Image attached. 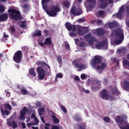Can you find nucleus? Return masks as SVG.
<instances>
[{
	"instance_id": "nucleus-1",
	"label": "nucleus",
	"mask_w": 129,
	"mask_h": 129,
	"mask_svg": "<svg viewBox=\"0 0 129 129\" xmlns=\"http://www.w3.org/2000/svg\"><path fill=\"white\" fill-rule=\"evenodd\" d=\"M50 2V0H41V5L42 6L43 9L45 11L48 16L49 17H56L57 16V13L61 12V6L60 4H56L55 6L50 7V10H48V3Z\"/></svg>"
},
{
	"instance_id": "nucleus-2",
	"label": "nucleus",
	"mask_w": 129,
	"mask_h": 129,
	"mask_svg": "<svg viewBox=\"0 0 129 129\" xmlns=\"http://www.w3.org/2000/svg\"><path fill=\"white\" fill-rule=\"evenodd\" d=\"M102 59L99 55H95L91 60V64L93 68H96L97 70H101L99 73H102V71L105 69L106 63L105 62H101Z\"/></svg>"
},
{
	"instance_id": "nucleus-3",
	"label": "nucleus",
	"mask_w": 129,
	"mask_h": 129,
	"mask_svg": "<svg viewBox=\"0 0 129 129\" xmlns=\"http://www.w3.org/2000/svg\"><path fill=\"white\" fill-rule=\"evenodd\" d=\"M126 118H127V117L124 115H117L115 117V121L118 124L120 129H129V123L127 120H124Z\"/></svg>"
},
{
	"instance_id": "nucleus-4",
	"label": "nucleus",
	"mask_w": 129,
	"mask_h": 129,
	"mask_svg": "<svg viewBox=\"0 0 129 129\" xmlns=\"http://www.w3.org/2000/svg\"><path fill=\"white\" fill-rule=\"evenodd\" d=\"M38 65H40L41 66V67H38L36 70L38 79H39V80H44V78H45V76H46L45 70H44V69L43 68H46V67H48V69L50 70V66L47 64L45 61H39Z\"/></svg>"
},
{
	"instance_id": "nucleus-5",
	"label": "nucleus",
	"mask_w": 129,
	"mask_h": 129,
	"mask_svg": "<svg viewBox=\"0 0 129 129\" xmlns=\"http://www.w3.org/2000/svg\"><path fill=\"white\" fill-rule=\"evenodd\" d=\"M8 13H10L9 16L10 18L14 20V21H19V20H21L23 19L20 11L16 9H9Z\"/></svg>"
},
{
	"instance_id": "nucleus-6",
	"label": "nucleus",
	"mask_w": 129,
	"mask_h": 129,
	"mask_svg": "<svg viewBox=\"0 0 129 129\" xmlns=\"http://www.w3.org/2000/svg\"><path fill=\"white\" fill-rule=\"evenodd\" d=\"M4 106L5 110H4V109H3V108H1L2 114L3 116H5V115L8 116V115H9V114H10V113H11L10 111H11L13 109V107L10 104V103H8L4 104ZM9 110H10V111H9Z\"/></svg>"
},
{
	"instance_id": "nucleus-7",
	"label": "nucleus",
	"mask_w": 129,
	"mask_h": 129,
	"mask_svg": "<svg viewBox=\"0 0 129 129\" xmlns=\"http://www.w3.org/2000/svg\"><path fill=\"white\" fill-rule=\"evenodd\" d=\"M23 58V52L22 51L18 50L15 53L13 56V60L15 61L16 63L18 64L21 63L22 61V59Z\"/></svg>"
},
{
	"instance_id": "nucleus-8",
	"label": "nucleus",
	"mask_w": 129,
	"mask_h": 129,
	"mask_svg": "<svg viewBox=\"0 0 129 129\" xmlns=\"http://www.w3.org/2000/svg\"><path fill=\"white\" fill-rule=\"evenodd\" d=\"M84 38L86 39V41L88 42L89 45H91V46H93L94 44V42L96 41V38L92 36L91 33H88L85 36Z\"/></svg>"
},
{
	"instance_id": "nucleus-9",
	"label": "nucleus",
	"mask_w": 129,
	"mask_h": 129,
	"mask_svg": "<svg viewBox=\"0 0 129 129\" xmlns=\"http://www.w3.org/2000/svg\"><path fill=\"white\" fill-rule=\"evenodd\" d=\"M108 47L107 44V41L106 40H103L101 42H99L97 44L95 45V48L98 50H102V49H105L106 50Z\"/></svg>"
},
{
	"instance_id": "nucleus-10",
	"label": "nucleus",
	"mask_w": 129,
	"mask_h": 129,
	"mask_svg": "<svg viewBox=\"0 0 129 129\" xmlns=\"http://www.w3.org/2000/svg\"><path fill=\"white\" fill-rule=\"evenodd\" d=\"M73 64L74 65L75 68H77L78 71H82L84 69L87 68V66L85 64L78 63V60H75L73 61Z\"/></svg>"
},
{
	"instance_id": "nucleus-11",
	"label": "nucleus",
	"mask_w": 129,
	"mask_h": 129,
	"mask_svg": "<svg viewBox=\"0 0 129 129\" xmlns=\"http://www.w3.org/2000/svg\"><path fill=\"white\" fill-rule=\"evenodd\" d=\"M100 2L99 8L101 10H103L106 8L108 5L113 4V0H99Z\"/></svg>"
},
{
	"instance_id": "nucleus-12",
	"label": "nucleus",
	"mask_w": 129,
	"mask_h": 129,
	"mask_svg": "<svg viewBox=\"0 0 129 129\" xmlns=\"http://www.w3.org/2000/svg\"><path fill=\"white\" fill-rule=\"evenodd\" d=\"M20 115L19 117L20 120H22L24 121L26 119L25 116L27 113H29V109L26 107V106L23 107V109L20 111Z\"/></svg>"
},
{
	"instance_id": "nucleus-13",
	"label": "nucleus",
	"mask_w": 129,
	"mask_h": 129,
	"mask_svg": "<svg viewBox=\"0 0 129 129\" xmlns=\"http://www.w3.org/2000/svg\"><path fill=\"white\" fill-rule=\"evenodd\" d=\"M71 14L73 16H80L83 13L81 8H76L75 6H73L71 9Z\"/></svg>"
},
{
	"instance_id": "nucleus-14",
	"label": "nucleus",
	"mask_w": 129,
	"mask_h": 129,
	"mask_svg": "<svg viewBox=\"0 0 129 129\" xmlns=\"http://www.w3.org/2000/svg\"><path fill=\"white\" fill-rule=\"evenodd\" d=\"M100 96L102 99H104V100H108V98H109V95H108L107 91L105 89L101 91L100 92Z\"/></svg>"
},
{
	"instance_id": "nucleus-15",
	"label": "nucleus",
	"mask_w": 129,
	"mask_h": 129,
	"mask_svg": "<svg viewBox=\"0 0 129 129\" xmlns=\"http://www.w3.org/2000/svg\"><path fill=\"white\" fill-rule=\"evenodd\" d=\"M65 27L68 31H72V32H76V30H77V27H76V25H72L69 22H67L65 24Z\"/></svg>"
},
{
	"instance_id": "nucleus-16",
	"label": "nucleus",
	"mask_w": 129,
	"mask_h": 129,
	"mask_svg": "<svg viewBox=\"0 0 129 129\" xmlns=\"http://www.w3.org/2000/svg\"><path fill=\"white\" fill-rule=\"evenodd\" d=\"M89 31L87 30H84L82 27H79L77 29V33L79 36H84L86 34H87Z\"/></svg>"
},
{
	"instance_id": "nucleus-17",
	"label": "nucleus",
	"mask_w": 129,
	"mask_h": 129,
	"mask_svg": "<svg viewBox=\"0 0 129 129\" xmlns=\"http://www.w3.org/2000/svg\"><path fill=\"white\" fill-rule=\"evenodd\" d=\"M115 35L117 36V38H123L124 37L123 35V31L121 29H116L114 31Z\"/></svg>"
},
{
	"instance_id": "nucleus-18",
	"label": "nucleus",
	"mask_w": 129,
	"mask_h": 129,
	"mask_svg": "<svg viewBox=\"0 0 129 129\" xmlns=\"http://www.w3.org/2000/svg\"><path fill=\"white\" fill-rule=\"evenodd\" d=\"M104 33H105V31L102 28H99L96 30V33L98 36H103Z\"/></svg>"
},
{
	"instance_id": "nucleus-19",
	"label": "nucleus",
	"mask_w": 129,
	"mask_h": 129,
	"mask_svg": "<svg viewBox=\"0 0 129 129\" xmlns=\"http://www.w3.org/2000/svg\"><path fill=\"white\" fill-rule=\"evenodd\" d=\"M123 88L126 91H129V81L127 80L124 81Z\"/></svg>"
},
{
	"instance_id": "nucleus-20",
	"label": "nucleus",
	"mask_w": 129,
	"mask_h": 129,
	"mask_svg": "<svg viewBox=\"0 0 129 129\" xmlns=\"http://www.w3.org/2000/svg\"><path fill=\"white\" fill-rule=\"evenodd\" d=\"M44 44L47 46H51L52 45V39L49 37H47L44 41Z\"/></svg>"
},
{
	"instance_id": "nucleus-21",
	"label": "nucleus",
	"mask_w": 129,
	"mask_h": 129,
	"mask_svg": "<svg viewBox=\"0 0 129 129\" xmlns=\"http://www.w3.org/2000/svg\"><path fill=\"white\" fill-rule=\"evenodd\" d=\"M32 36L33 37H40L42 36V31L39 30H36Z\"/></svg>"
},
{
	"instance_id": "nucleus-22",
	"label": "nucleus",
	"mask_w": 129,
	"mask_h": 129,
	"mask_svg": "<svg viewBox=\"0 0 129 129\" xmlns=\"http://www.w3.org/2000/svg\"><path fill=\"white\" fill-rule=\"evenodd\" d=\"M8 20V14H2L0 15V21L5 22Z\"/></svg>"
},
{
	"instance_id": "nucleus-23",
	"label": "nucleus",
	"mask_w": 129,
	"mask_h": 129,
	"mask_svg": "<svg viewBox=\"0 0 129 129\" xmlns=\"http://www.w3.org/2000/svg\"><path fill=\"white\" fill-rule=\"evenodd\" d=\"M29 73L33 77H35L37 75V74H36V72L35 71V69H34V68H31L29 69Z\"/></svg>"
},
{
	"instance_id": "nucleus-24",
	"label": "nucleus",
	"mask_w": 129,
	"mask_h": 129,
	"mask_svg": "<svg viewBox=\"0 0 129 129\" xmlns=\"http://www.w3.org/2000/svg\"><path fill=\"white\" fill-rule=\"evenodd\" d=\"M22 9H23L24 12H25V13H27V12H29V9L30 8V5H29L28 4H25L22 6Z\"/></svg>"
},
{
	"instance_id": "nucleus-25",
	"label": "nucleus",
	"mask_w": 129,
	"mask_h": 129,
	"mask_svg": "<svg viewBox=\"0 0 129 129\" xmlns=\"http://www.w3.org/2000/svg\"><path fill=\"white\" fill-rule=\"evenodd\" d=\"M108 26L110 29H113V28L117 26V24L114 22H110L108 23Z\"/></svg>"
},
{
	"instance_id": "nucleus-26",
	"label": "nucleus",
	"mask_w": 129,
	"mask_h": 129,
	"mask_svg": "<svg viewBox=\"0 0 129 129\" xmlns=\"http://www.w3.org/2000/svg\"><path fill=\"white\" fill-rule=\"evenodd\" d=\"M51 117L52 118V120L54 123H56V124L58 123L59 120V119H58V118L56 117V116H55L54 115H52Z\"/></svg>"
},
{
	"instance_id": "nucleus-27",
	"label": "nucleus",
	"mask_w": 129,
	"mask_h": 129,
	"mask_svg": "<svg viewBox=\"0 0 129 129\" xmlns=\"http://www.w3.org/2000/svg\"><path fill=\"white\" fill-rule=\"evenodd\" d=\"M112 62H114V63H116V67H118V66H119V60L118 59V58L116 57H114L112 58Z\"/></svg>"
},
{
	"instance_id": "nucleus-28",
	"label": "nucleus",
	"mask_w": 129,
	"mask_h": 129,
	"mask_svg": "<svg viewBox=\"0 0 129 129\" xmlns=\"http://www.w3.org/2000/svg\"><path fill=\"white\" fill-rule=\"evenodd\" d=\"M123 66L125 67V68H129V61L127 59L123 60Z\"/></svg>"
},
{
	"instance_id": "nucleus-29",
	"label": "nucleus",
	"mask_w": 129,
	"mask_h": 129,
	"mask_svg": "<svg viewBox=\"0 0 129 129\" xmlns=\"http://www.w3.org/2000/svg\"><path fill=\"white\" fill-rule=\"evenodd\" d=\"M62 5L64 6L66 9H69V7L70 6V3L68 1H64L62 2Z\"/></svg>"
},
{
	"instance_id": "nucleus-30",
	"label": "nucleus",
	"mask_w": 129,
	"mask_h": 129,
	"mask_svg": "<svg viewBox=\"0 0 129 129\" xmlns=\"http://www.w3.org/2000/svg\"><path fill=\"white\" fill-rule=\"evenodd\" d=\"M27 27V23L26 21H23L21 22V25H20V28H23V29H26Z\"/></svg>"
},
{
	"instance_id": "nucleus-31",
	"label": "nucleus",
	"mask_w": 129,
	"mask_h": 129,
	"mask_svg": "<svg viewBox=\"0 0 129 129\" xmlns=\"http://www.w3.org/2000/svg\"><path fill=\"white\" fill-rule=\"evenodd\" d=\"M80 129H86V124L85 122H83L79 125Z\"/></svg>"
},
{
	"instance_id": "nucleus-32",
	"label": "nucleus",
	"mask_w": 129,
	"mask_h": 129,
	"mask_svg": "<svg viewBox=\"0 0 129 129\" xmlns=\"http://www.w3.org/2000/svg\"><path fill=\"white\" fill-rule=\"evenodd\" d=\"M119 40H116L115 41V43L117 44V45H119V44H121L122 43V41H123V38H118Z\"/></svg>"
},
{
	"instance_id": "nucleus-33",
	"label": "nucleus",
	"mask_w": 129,
	"mask_h": 129,
	"mask_svg": "<svg viewBox=\"0 0 129 129\" xmlns=\"http://www.w3.org/2000/svg\"><path fill=\"white\" fill-rule=\"evenodd\" d=\"M75 118L77 121H81L82 120V118H81V117L79 116L78 115H76Z\"/></svg>"
},
{
	"instance_id": "nucleus-34",
	"label": "nucleus",
	"mask_w": 129,
	"mask_h": 129,
	"mask_svg": "<svg viewBox=\"0 0 129 129\" xmlns=\"http://www.w3.org/2000/svg\"><path fill=\"white\" fill-rule=\"evenodd\" d=\"M38 111L39 115H41L42 112H44V111H45V108L41 107L38 110Z\"/></svg>"
},
{
	"instance_id": "nucleus-35",
	"label": "nucleus",
	"mask_w": 129,
	"mask_h": 129,
	"mask_svg": "<svg viewBox=\"0 0 129 129\" xmlns=\"http://www.w3.org/2000/svg\"><path fill=\"white\" fill-rule=\"evenodd\" d=\"M112 94H117L118 93V90H117V88L115 87L112 90Z\"/></svg>"
},
{
	"instance_id": "nucleus-36",
	"label": "nucleus",
	"mask_w": 129,
	"mask_h": 129,
	"mask_svg": "<svg viewBox=\"0 0 129 129\" xmlns=\"http://www.w3.org/2000/svg\"><path fill=\"white\" fill-rule=\"evenodd\" d=\"M35 120L34 123H31V125H37V124H39V120L38 119V118L36 117V118L34 119Z\"/></svg>"
},
{
	"instance_id": "nucleus-37",
	"label": "nucleus",
	"mask_w": 129,
	"mask_h": 129,
	"mask_svg": "<svg viewBox=\"0 0 129 129\" xmlns=\"http://www.w3.org/2000/svg\"><path fill=\"white\" fill-rule=\"evenodd\" d=\"M12 122H13V124H12L13 128H16V127H18V124H17V122H16L15 120H13Z\"/></svg>"
},
{
	"instance_id": "nucleus-38",
	"label": "nucleus",
	"mask_w": 129,
	"mask_h": 129,
	"mask_svg": "<svg viewBox=\"0 0 129 129\" xmlns=\"http://www.w3.org/2000/svg\"><path fill=\"white\" fill-rule=\"evenodd\" d=\"M57 61L58 62L59 64H61L62 63V57L60 56H58L57 57Z\"/></svg>"
},
{
	"instance_id": "nucleus-39",
	"label": "nucleus",
	"mask_w": 129,
	"mask_h": 129,
	"mask_svg": "<svg viewBox=\"0 0 129 129\" xmlns=\"http://www.w3.org/2000/svg\"><path fill=\"white\" fill-rule=\"evenodd\" d=\"M21 92H22V94H23L24 95H26L28 94V91H27V90H26V89H22L21 90Z\"/></svg>"
},
{
	"instance_id": "nucleus-40",
	"label": "nucleus",
	"mask_w": 129,
	"mask_h": 129,
	"mask_svg": "<svg viewBox=\"0 0 129 129\" xmlns=\"http://www.w3.org/2000/svg\"><path fill=\"white\" fill-rule=\"evenodd\" d=\"M103 119L105 122H109V121H110V118L108 116L104 117Z\"/></svg>"
},
{
	"instance_id": "nucleus-41",
	"label": "nucleus",
	"mask_w": 129,
	"mask_h": 129,
	"mask_svg": "<svg viewBox=\"0 0 129 129\" xmlns=\"http://www.w3.org/2000/svg\"><path fill=\"white\" fill-rule=\"evenodd\" d=\"M124 12V7L123 6H121L120 8V10H119L118 12L120 13L121 14H123V12Z\"/></svg>"
},
{
	"instance_id": "nucleus-42",
	"label": "nucleus",
	"mask_w": 129,
	"mask_h": 129,
	"mask_svg": "<svg viewBox=\"0 0 129 129\" xmlns=\"http://www.w3.org/2000/svg\"><path fill=\"white\" fill-rule=\"evenodd\" d=\"M69 35L72 37H76V36H77V34L75 32H70Z\"/></svg>"
},
{
	"instance_id": "nucleus-43",
	"label": "nucleus",
	"mask_w": 129,
	"mask_h": 129,
	"mask_svg": "<svg viewBox=\"0 0 129 129\" xmlns=\"http://www.w3.org/2000/svg\"><path fill=\"white\" fill-rule=\"evenodd\" d=\"M104 15V11L101 10L98 12V16H99V17H102V16H103Z\"/></svg>"
},
{
	"instance_id": "nucleus-44",
	"label": "nucleus",
	"mask_w": 129,
	"mask_h": 129,
	"mask_svg": "<svg viewBox=\"0 0 129 129\" xmlns=\"http://www.w3.org/2000/svg\"><path fill=\"white\" fill-rule=\"evenodd\" d=\"M97 25H98V26H101V25H102V21L100 19H98Z\"/></svg>"
},
{
	"instance_id": "nucleus-45",
	"label": "nucleus",
	"mask_w": 129,
	"mask_h": 129,
	"mask_svg": "<svg viewBox=\"0 0 129 129\" xmlns=\"http://www.w3.org/2000/svg\"><path fill=\"white\" fill-rule=\"evenodd\" d=\"M87 2L91 4H93V5H95V4H96V0H87Z\"/></svg>"
},
{
	"instance_id": "nucleus-46",
	"label": "nucleus",
	"mask_w": 129,
	"mask_h": 129,
	"mask_svg": "<svg viewBox=\"0 0 129 129\" xmlns=\"http://www.w3.org/2000/svg\"><path fill=\"white\" fill-rule=\"evenodd\" d=\"M61 109L63 111L64 113H66V112H67V109H66L65 107L61 106Z\"/></svg>"
},
{
	"instance_id": "nucleus-47",
	"label": "nucleus",
	"mask_w": 129,
	"mask_h": 129,
	"mask_svg": "<svg viewBox=\"0 0 129 129\" xmlns=\"http://www.w3.org/2000/svg\"><path fill=\"white\" fill-rule=\"evenodd\" d=\"M5 93H6V96H7V97H10V96H11V93L8 91V90H5Z\"/></svg>"
},
{
	"instance_id": "nucleus-48",
	"label": "nucleus",
	"mask_w": 129,
	"mask_h": 129,
	"mask_svg": "<svg viewBox=\"0 0 129 129\" xmlns=\"http://www.w3.org/2000/svg\"><path fill=\"white\" fill-rule=\"evenodd\" d=\"M4 12H5V8L3 6H0V13H4Z\"/></svg>"
},
{
	"instance_id": "nucleus-49",
	"label": "nucleus",
	"mask_w": 129,
	"mask_h": 129,
	"mask_svg": "<svg viewBox=\"0 0 129 129\" xmlns=\"http://www.w3.org/2000/svg\"><path fill=\"white\" fill-rule=\"evenodd\" d=\"M122 15V13H120V12H118L117 13V14H116V17H117V18H118L119 19V18H121V15Z\"/></svg>"
},
{
	"instance_id": "nucleus-50",
	"label": "nucleus",
	"mask_w": 129,
	"mask_h": 129,
	"mask_svg": "<svg viewBox=\"0 0 129 129\" xmlns=\"http://www.w3.org/2000/svg\"><path fill=\"white\" fill-rule=\"evenodd\" d=\"M78 22H79L80 23H83L85 22V18H83L80 19L78 20Z\"/></svg>"
},
{
	"instance_id": "nucleus-51",
	"label": "nucleus",
	"mask_w": 129,
	"mask_h": 129,
	"mask_svg": "<svg viewBox=\"0 0 129 129\" xmlns=\"http://www.w3.org/2000/svg\"><path fill=\"white\" fill-rule=\"evenodd\" d=\"M85 78H86V76L85 74H82L81 75V79H82V80H84Z\"/></svg>"
},
{
	"instance_id": "nucleus-52",
	"label": "nucleus",
	"mask_w": 129,
	"mask_h": 129,
	"mask_svg": "<svg viewBox=\"0 0 129 129\" xmlns=\"http://www.w3.org/2000/svg\"><path fill=\"white\" fill-rule=\"evenodd\" d=\"M118 52L119 53V54H121L122 53L123 54H124L125 51H124V50H123V49H118Z\"/></svg>"
},
{
	"instance_id": "nucleus-53",
	"label": "nucleus",
	"mask_w": 129,
	"mask_h": 129,
	"mask_svg": "<svg viewBox=\"0 0 129 129\" xmlns=\"http://www.w3.org/2000/svg\"><path fill=\"white\" fill-rule=\"evenodd\" d=\"M86 46V44L84 42H82L80 44V47H85Z\"/></svg>"
},
{
	"instance_id": "nucleus-54",
	"label": "nucleus",
	"mask_w": 129,
	"mask_h": 129,
	"mask_svg": "<svg viewBox=\"0 0 129 129\" xmlns=\"http://www.w3.org/2000/svg\"><path fill=\"white\" fill-rule=\"evenodd\" d=\"M56 77H57V78H63V75L61 74H58Z\"/></svg>"
},
{
	"instance_id": "nucleus-55",
	"label": "nucleus",
	"mask_w": 129,
	"mask_h": 129,
	"mask_svg": "<svg viewBox=\"0 0 129 129\" xmlns=\"http://www.w3.org/2000/svg\"><path fill=\"white\" fill-rule=\"evenodd\" d=\"M11 31L12 33H15L16 32V28H15V27H11Z\"/></svg>"
},
{
	"instance_id": "nucleus-56",
	"label": "nucleus",
	"mask_w": 129,
	"mask_h": 129,
	"mask_svg": "<svg viewBox=\"0 0 129 129\" xmlns=\"http://www.w3.org/2000/svg\"><path fill=\"white\" fill-rule=\"evenodd\" d=\"M37 118V117L36 116V114H35V113H32V115H31V118H34V119H35V118Z\"/></svg>"
},
{
	"instance_id": "nucleus-57",
	"label": "nucleus",
	"mask_w": 129,
	"mask_h": 129,
	"mask_svg": "<svg viewBox=\"0 0 129 129\" xmlns=\"http://www.w3.org/2000/svg\"><path fill=\"white\" fill-rule=\"evenodd\" d=\"M7 124L9 126H12L13 123L12 122V121H8L7 122Z\"/></svg>"
},
{
	"instance_id": "nucleus-58",
	"label": "nucleus",
	"mask_w": 129,
	"mask_h": 129,
	"mask_svg": "<svg viewBox=\"0 0 129 129\" xmlns=\"http://www.w3.org/2000/svg\"><path fill=\"white\" fill-rule=\"evenodd\" d=\"M65 47L68 49H70V45H69V44L68 43H67L65 44Z\"/></svg>"
},
{
	"instance_id": "nucleus-59",
	"label": "nucleus",
	"mask_w": 129,
	"mask_h": 129,
	"mask_svg": "<svg viewBox=\"0 0 129 129\" xmlns=\"http://www.w3.org/2000/svg\"><path fill=\"white\" fill-rule=\"evenodd\" d=\"M75 80L76 81H80V78L78 76H76L75 78Z\"/></svg>"
},
{
	"instance_id": "nucleus-60",
	"label": "nucleus",
	"mask_w": 129,
	"mask_h": 129,
	"mask_svg": "<svg viewBox=\"0 0 129 129\" xmlns=\"http://www.w3.org/2000/svg\"><path fill=\"white\" fill-rule=\"evenodd\" d=\"M107 82H108V80H107V79H104L103 80L104 84H107Z\"/></svg>"
},
{
	"instance_id": "nucleus-61",
	"label": "nucleus",
	"mask_w": 129,
	"mask_h": 129,
	"mask_svg": "<svg viewBox=\"0 0 129 129\" xmlns=\"http://www.w3.org/2000/svg\"><path fill=\"white\" fill-rule=\"evenodd\" d=\"M51 129H59V127L55 125H52V127Z\"/></svg>"
},
{
	"instance_id": "nucleus-62",
	"label": "nucleus",
	"mask_w": 129,
	"mask_h": 129,
	"mask_svg": "<svg viewBox=\"0 0 129 129\" xmlns=\"http://www.w3.org/2000/svg\"><path fill=\"white\" fill-rule=\"evenodd\" d=\"M22 128H26V124L25 123V122H22Z\"/></svg>"
},
{
	"instance_id": "nucleus-63",
	"label": "nucleus",
	"mask_w": 129,
	"mask_h": 129,
	"mask_svg": "<svg viewBox=\"0 0 129 129\" xmlns=\"http://www.w3.org/2000/svg\"><path fill=\"white\" fill-rule=\"evenodd\" d=\"M125 10L127 14H129V7H126Z\"/></svg>"
},
{
	"instance_id": "nucleus-64",
	"label": "nucleus",
	"mask_w": 129,
	"mask_h": 129,
	"mask_svg": "<svg viewBox=\"0 0 129 129\" xmlns=\"http://www.w3.org/2000/svg\"><path fill=\"white\" fill-rule=\"evenodd\" d=\"M4 38H9V35H7L5 32L4 33Z\"/></svg>"
}]
</instances>
